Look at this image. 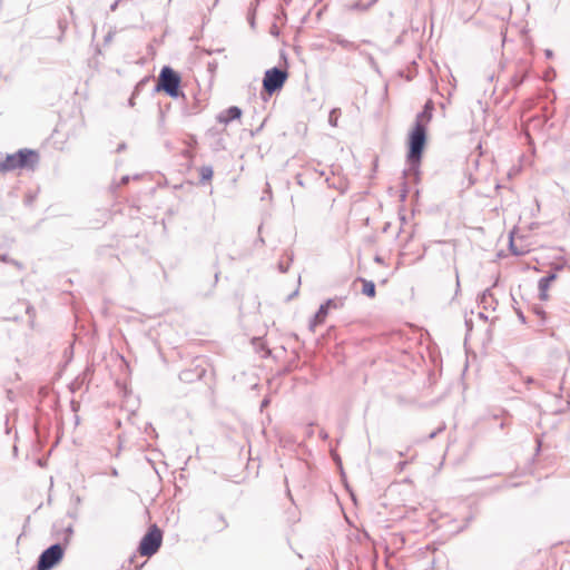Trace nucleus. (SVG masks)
Wrapping results in <instances>:
<instances>
[{
    "mask_svg": "<svg viewBox=\"0 0 570 570\" xmlns=\"http://www.w3.org/2000/svg\"><path fill=\"white\" fill-rule=\"evenodd\" d=\"M27 314L30 316V317H35L36 316V311L33 307L29 306L27 308Z\"/></svg>",
    "mask_w": 570,
    "mask_h": 570,
    "instance_id": "13",
    "label": "nucleus"
},
{
    "mask_svg": "<svg viewBox=\"0 0 570 570\" xmlns=\"http://www.w3.org/2000/svg\"><path fill=\"white\" fill-rule=\"evenodd\" d=\"M163 543V531L156 525L153 524L149 527L146 534L142 537L138 552L141 557H151L154 556Z\"/></svg>",
    "mask_w": 570,
    "mask_h": 570,
    "instance_id": "4",
    "label": "nucleus"
},
{
    "mask_svg": "<svg viewBox=\"0 0 570 570\" xmlns=\"http://www.w3.org/2000/svg\"><path fill=\"white\" fill-rule=\"evenodd\" d=\"M240 116H242V110L238 107L233 106V107H229L227 110H225L224 112H222L218 116V121L220 124L227 125L232 120L239 119Z\"/></svg>",
    "mask_w": 570,
    "mask_h": 570,
    "instance_id": "10",
    "label": "nucleus"
},
{
    "mask_svg": "<svg viewBox=\"0 0 570 570\" xmlns=\"http://www.w3.org/2000/svg\"><path fill=\"white\" fill-rule=\"evenodd\" d=\"M180 76L170 67H164L158 76L157 90L166 92L171 98H177L180 92Z\"/></svg>",
    "mask_w": 570,
    "mask_h": 570,
    "instance_id": "3",
    "label": "nucleus"
},
{
    "mask_svg": "<svg viewBox=\"0 0 570 570\" xmlns=\"http://www.w3.org/2000/svg\"><path fill=\"white\" fill-rule=\"evenodd\" d=\"M557 279V274L551 273L547 277L539 281V296L541 301H548L550 298L549 288L552 282Z\"/></svg>",
    "mask_w": 570,
    "mask_h": 570,
    "instance_id": "9",
    "label": "nucleus"
},
{
    "mask_svg": "<svg viewBox=\"0 0 570 570\" xmlns=\"http://www.w3.org/2000/svg\"><path fill=\"white\" fill-rule=\"evenodd\" d=\"M431 115L421 112L416 116L415 124L409 136L407 159L412 164L421 161L422 153L426 142V127Z\"/></svg>",
    "mask_w": 570,
    "mask_h": 570,
    "instance_id": "1",
    "label": "nucleus"
},
{
    "mask_svg": "<svg viewBox=\"0 0 570 570\" xmlns=\"http://www.w3.org/2000/svg\"><path fill=\"white\" fill-rule=\"evenodd\" d=\"M63 556V550L59 544H53L45 550L38 562V570H49L56 566Z\"/></svg>",
    "mask_w": 570,
    "mask_h": 570,
    "instance_id": "7",
    "label": "nucleus"
},
{
    "mask_svg": "<svg viewBox=\"0 0 570 570\" xmlns=\"http://www.w3.org/2000/svg\"><path fill=\"white\" fill-rule=\"evenodd\" d=\"M288 78V73L285 70L278 68H272L266 70L263 79L264 90L272 95L275 91L283 88L284 83Z\"/></svg>",
    "mask_w": 570,
    "mask_h": 570,
    "instance_id": "6",
    "label": "nucleus"
},
{
    "mask_svg": "<svg viewBox=\"0 0 570 570\" xmlns=\"http://www.w3.org/2000/svg\"><path fill=\"white\" fill-rule=\"evenodd\" d=\"M337 307H338V304L334 299L326 301L323 305H321L320 309L315 314L313 325L316 326V325L323 324L327 317L328 311L331 308H337Z\"/></svg>",
    "mask_w": 570,
    "mask_h": 570,
    "instance_id": "8",
    "label": "nucleus"
},
{
    "mask_svg": "<svg viewBox=\"0 0 570 570\" xmlns=\"http://www.w3.org/2000/svg\"><path fill=\"white\" fill-rule=\"evenodd\" d=\"M533 236L530 233L513 230L510 235V249L514 255H525L534 246Z\"/></svg>",
    "mask_w": 570,
    "mask_h": 570,
    "instance_id": "5",
    "label": "nucleus"
},
{
    "mask_svg": "<svg viewBox=\"0 0 570 570\" xmlns=\"http://www.w3.org/2000/svg\"><path fill=\"white\" fill-rule=\"evenodd\" d=\"M39 161V154L31 149H20L14 154L7 155L0 161V174L17 169H33Z\"/></svg>",
    "mask_w": 570,
    "mask_h": 570,
    "instance_id": "2",
    "label": "nucleus"
},
{
    "mask_svg": "<svg viewBox=\"0 0 570 570\" xmlns=\"http://www.w3.org/2000/svg\"><path fill=\"white\" fill-rule=\"evenodd\" d=\"M362 293L368 297H374L376 294L375 284L371 281L362 279Z\"/></svg>",
    "mask_w": 570,
    "mask_h": 570,
    "instance_id": "11",
    "label": "nucleus"
},
{
    "mask_svg": "<svg viewBox=\"0 0 570 570\" xmlns=\"http://www.w3.org/2000/svg\"><path fill=\"white\" fill-rule=\"evenodd\" d=\"M199 175L202 180L209 181L213 178V169L209 166H203L199 168Z\"/></svg>",
    "mask_w": 570,
    "mask_h": 570,
    "instance_id": "12",
    "label": "nucleus"
}]
</instances>
